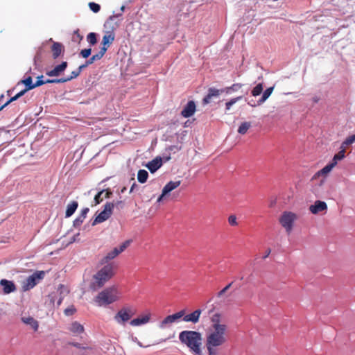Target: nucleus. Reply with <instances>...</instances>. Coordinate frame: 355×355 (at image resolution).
<instances>
[{
    "mask_svg": "<svg viewBox=\"0 0 355 355\" xmlns=\"http://www.w3.org/2000/svg\"><path fill=\"white\" fill-rule=\"evenodd\" d=\"M52 83H63L66 82L65 78L52 79Z\"/></svg>",
    "mask_w": 355,
    "mask_h": 355,
    "instance_id": "nucleus-49",
    "label": "nucleus"
},
{
    "mask_svg": "<svg viewBox=\"0 0 355 355\" xmlns=\"http://www.w3.org/2000/svg\"><path fill=\"white\" fill-rule=\"evenodd\" d=\"M123 204V202L121 200L117 201L115 203H114V207H122Z\"/></svg>",
    "mask_w": 355,
    "mask_h": 355,
    "instance_id": "nucleus-53",
    "label": "nucleus"
},
{
    "mask_svg": "<svg viewBox=\"0 0 355 355\" xmlns=\"http://www.w3.org/2000/svg\"><path fill=\"white\" fill-rule=\"evenodd\" d=\"M87 41L92 45H94L97 42L96 35L94 33H90L87 37Z\"/></svg>",
    "mask_w": 355,
    "mask_h": 355,
    "instance_id": "nucleus-36",
    "label": "nucleus"
},
{
    "mask_svg": "<svg viewBox=\"0 0 355 355\" xmlns=\"http://www.w3.org/2000/svg\"><path fill=\"white\" fill-rule=\"evenodd\" d=\"M201 312L202 311L200 309H197L192 312L191 313L187 315L184 314V315L183 316V320L187 322H191L196 324L199 321Z\"/></svg>",
    "mask_w": 355,
    "mask_h": 355,
    "instance_id": "nucleus-16",
    "label": "nucleus"
},
{
    "mask_svg": "<svg viewBox=\"0 0 355 355\" xmlns=\"http://www.w3.org/2000/svg\"><path fill=\"white\" fill-rule=\"evenodd\" d=\"M51 49L53 59L58 58L64 52V46L59 42H53Z\"/></svg>",
    "mask_w": 355,
    "mask_h": 355,
    "instance_id": "nucleus-20",
    "label": "nucleus"
},
{
    "mask_svg": "<svg viewBox=\"0 0 355 355\" xmlns=\"http://www.w3.org/2000/svg\"><path fill=\"white\" fill-rule=\"evenodd\" d=\"M241 97L240 96V97H238L236 98H233L231 101L227 102L226 103L227 110H229L230 108V107L237 101V100L241 99Z\"/></svg>",
    "mask_w": 355,
    "mask_h": 355,
    "instance_id": "nucleus-44",
    "label": "nucleus"
},
{
    "mask_svg": "<svg viewBox=\"0 0 355 355\" xmlns=\"http://www.w3.org/2000/svg\"><path fill=\"white\" fill-rule=\"evenodd\" d=\"M85 218L82 216L79 215L74 220H73V226L77 228L80 227V225L83 224V223L85 220Z\"/></svg>",
    "mask_w": 355,
    "mask_h": 355,
    "instance_id": "nucleus-38",
    "label": "nucleus"
},
{
    "mask_svg": "<svg viewBox=\"0 0 355 355\" xmlns=\"http://www.w3.org/2000/svg\"><path fill=\"white\" fill-rule=\"evenodd\" d=\"M228 223L231 226H237L238 222H237L236 216L234 214L230 215L228 217Z\"/></svg>",
    "mask_w": 355,
    "mask_h": 355,
    "instance_id": "nucleus-39",
    "label": "nucleus"
},
{
    "mask_svg": "<svg viewBox=\"0 0 355 355\" xmlns=\"http://www.w3.org/2000/svg\"><path fill=\"white\" fill-rule=\"evenodd\" d=\"M318 101H319V98H318V97H314V98H313V101L314 103H318Z\"/></svg>",
    "mask_w": 355,
    "mask_h": 355,
    "instance_id": "nucleus-59",
    "label": "nucleus"
},
{
    "mask_svg": "<svg viewBox=\"0 0 355 355\" xmlns=\"http://www.w3.org/2000/svg\"><path fill=\"white\" fill-rule=\"evenodd\" d=\"M18 98L17 97V96H14L12 97H11L6 103H5L3 105H2L1 106H3V108L6 107L7 105H8L10 103L17 100Z\"/></svg>",
    "mask_w": 355,
    "mask_h": 355,
    "instance_id": "nucleus-46",
    "label": "nucleus"
},
{
    "mask_svg": "<svg viewBox=\"0 0 355 355\" xmlns=\"http://www.w3.org/2000/svg\"><path fill=\"white\" fill-rule=\"evenodd\" d=\"M125 190H126V188L123 187V188L121 189V193H124L125 191Z\"/></svg>",
    "mask_w": 355,
    "mask_h": 355,
    "instance_id": "nucleus-60",
    "label": "nucleus"
},
{
    "mask_svg": "<svg viewBox=\"0 0 355 355\" xmlns=\"http://www.w3.org/2000/svg\"><path fill=\"white\" fill-rule=\"evenodd\" d=\"M135 315V311L130 307H123L120 309L114 315V320L121 324H124L132 315Z\"/></svg>",
    "mask_w": 355,
    "mask_h": 355,
    "instance_id": "nucleus-8",
    "label": "nucleus"
},
{
    "mask_svg": "<svg viewBox=\"0 0 355 355\" xmlns=\"http://www.w3.org/2000/svg\"><path fill=\"white\" fill-rule=\"evenodd\" d=\"M88 65L87 64V63H85V64H82L80 65L77 69L78 70H80V73L81 72L82 69L85 68L86 67H87Z\"/></svg>",
    "mask_w": 355,
    "mask_h": 355,
    "instance_id": "nucleus-54",
    "label": "nucleus"
},
{
    "mask_svg": "<svg viewBox=\"0 0 355 355\" xmlns=\"http://www.w3.org/2000/svg\"><path fill=\"white\" fill-rule=\"evenodd\" d=\"M263 91V85L261 83L257 85L252 90V96L254 98L259 96Z\"/></svg>",
    "mask_w": 355,
    "mask_h": 355,
    "instance_id": "nucleus-32",
    "label": "nucleus"
},
{
    "mask_svg": "<svg viewBox=\"0 0 355 355\" xmlns=\"http://www.w3.org/2000/svg\"><path fill=\"white\" fill-rule=\"evenodd\" d=\"M295 218L296 215L292 212H284L281 216L279 222L288 233L291 231Z\"/></svg>",
    "mask_w": 355,
    "mask_h": 355,
    "instance_id": "nucleus-9",
    "label": "nucleus"
},
{
    "mask_svg": "<svg viewBox=\"0 0 355 355\" xmlns=\"http://www.w3.org/2000/svg\"><path fill=\"white\" fill-rule=\"evenodd\" d=\"M42 78H43V76L37 77L38 80L35 83V88L44 84V80H42Z\"/></svg>",
    "mask_w": 355,
    "mask_h": 355,
    "instance_id": "nucleus-45",
    "label": "nucleus"
},
{
    "mask_svg": "<svg viewBox=\"0 0 355 355\" xmlns=\"http://www.w3.org/2000/svg\"><path fill=\"white\" fill-rule=\"evenodd\" d=\"M250 127V123H248L247 122H245V132L247 131V130H248Z\"/></svg>",
    "mask_w": 355,
    "mask_h": 355,
    "instance_id": "nucleus-56",
    "label": "nucleus"
},
{
    "mask_svg": "<svg viewBox=\"0 0 355 355\" xmlns=\"http://www.w3.org/2000/svg\"><path fill=\"white\" fill-rule=\"evenodd\" d=\"M335 166L334 163H329L323 168L320 170L315 175H327Z\"/></svg>",
    "mask_w": 355,
    "mask_h": 355,
    "instance_id": "nucleus-27",
    "label": "nucleus"
},
{
    "mask_svg": "<svg viewBox=\"0 0 355 355\" xmlns=\"http://www.w3.org/2000/svg\"><path fill=\"white\" fill-rule=\"evenodd\" d=\"M238 284L236 281H233L229 284H227L225 288H223L220 291H219L217 293V297L219 298H221L223 297V295L225 294V293L231 288H238Z\"/></svg>",
    "mask_w": 355,
    "mask_h": 355,
    "instance_id": "nucleus-26",
    "label": "nucleus"
},
{
    "mask_svg": "<svg viewBox=\"0 0 355 355\" xmlns=\"http://www.w3.org/2000/svg\"><path fill=\"white\" fill-rule=\"evenodd\" d=\"M3 95H1V96H0V100L3 99Z\"/></svg>",
    "mask_w": 355,
    "mask_h": 355,
    "instance_id": "nucleus-63",
    "label": "nucleus"
},
{
    "mask_svg": "<svg viewBox=\"0 0 355 355\" xmlns=\"http://www.w3.org/2000/svg\"><path fill=\"white\" fill-rule=\"evenodd\" d=\"M12 92L11 90H8V91L7 92L8 95H10V92Z\"/></svg>",
    "mask_w": 355,
    "mask_h": 355,
    "instance_id": "nucleus-61",
    "label": "nucleus"
},
{
    "mask_svg": "<svg viewBox=\"0 0 355 355\" xmlns=\"http://www.w3.org/2000/svg\"><path fill=\"white\" fill-rule=\"evenodd\" d=\"M355 141V135L348 137L341 144L340 148H345Z\"/></svg>",
    "mask_w": 355,
    "mask_h": 355,
    "instance_id": "nucleus-33",
    "label": "nucleus"
},
{
    "mask_svg": "<svg viewBox=\"0 0 355 355\" xmlns=\"http://www.w3.org/2000/svg\"><path fill=\"white\" fill-rule=\"evenodd\" d=\"M89 209L88 207H85L82 209L80 215L82 216L83 217H84L85 218H86L87 214L89 212Z\"/></svg>",
    "mask_w": 355,
    "mask_h": 355,
    "instance_id": "nucleus-47",
    "label": "nucleus"
},
{
    "mask_svg": "<svg viewBox=\"0 0 355 355\" xmlns=\"http://www.w3.org/2000/svg\"><path fill=\"white\" fill-rule=\"evenodd\" d=\"M238 131L241 134H244V123L240 125Z\"/></svg>",
    "mask_w": 355,
    "mask_h": 355,
    "instance_id": "nucleus-51",
    "label": "nucleus"
},
{
    "mask_svg": "<svg viewBox=\"0 0 355 355\" xmlns=\"http://www.w3.org/2000/svg\"><path fill=\"white\" fill-rule=\"evenodd\" d=\"M104 192L105 191H101L94 196V205L101 203L103 200V198H105L104 196L103 197L102 195L104 193Z\"/></svg>",
    "mask_w": 355,
    "mask_h": 355,
    "instance_id": "nucleus-35",
    "label": "nucleus"
},
{
    "mask_svg": "<svg viewBox=\"0 0 355 355\" xmlns=\"http://www.w3.org/2000/svg\"><path fill=\"white\" fill-rule=\"evenodd\" d=\"M104 191H105L104 198H110L111 197V196L112 195V192L110 191V189H105Z\"/></svg>",
    "mask_w": 355,
    "mask_h": 355,
    "instance_id": "nucleus-48",
    "label": "nucleus"
},
{
    "mask_svg": "<svg viewBox=\"0 0 355 355\" xmlns=\"http://www.w3.org/2000/svg\"><path fill=\"white\" fill-rule=\"evenodd\" d=\"M76 311V309H75V307L73 306H71L68 308H67L65 310H64V314L66 315H73Z\"/></svg>",
    "mask_w": 355,
    "mask_h": 355,
    "instance_id": "nucleus-41",
    "label": "nucleus"
},
{
    "mask_svg": "<svg viewBox=\"0 0 355 355\" xmlns=\"http://www.w3.org/2000/svg\"><path fill=\"white\" fill-rule=\"evenodd\" d=\"M67 62L64 61L60 64L55 66L52 70L46 71V74L48 76H58L67 69Z\"/></svg>",
    "mask_w": 355,
    "mask_h": 355,
    "instance_id": "nucleus-14",
    "label": "nucleus"
},
{
    "mask_svg": "<svg viewBox=\"0 0 355 355\" xmlns=\"http://www.w3.org/2000/svg\"><path fill=\"white\" fill-rule=\"evenodd\" d=\"M212 324L210 329H215L216 325H225V324L220 323V315L219 313L214 314L211 318Z\"/></svg>",
    "mask_w": 355,
    "mask_h": 355,
    "instance_id": "nucleus-29",
    "label": "nucleus"
},
{
    "mask_svg": "<svg viewBox=\"0 0 355 355\" xmlns=\"http://www.w3.org/2000/svg\"><path fill=\"white\" fill-rule=\"evenodd\" d=\"M208 351V355H217L218 349L210 347H206Z\"/></svg>",
    "mask_w": 355,
    "mask_h": 355,
    "instance_id": "nucleus-43",
    "label": "nucleus"
},
{
    "mask_svg": "<svg viewBox=\"0 0 355 355\" xmlns=\"http://www.w3.org/2000/svg\"><path fill=\"white\" fill-rule=\"evenodd\" d=\"M148 173L146 170L140 169L137 173V180L140 183H145L148 179Z\"/></svg>",
    "mask_w": 355,
    "mask_h": 355,
    "instance_id": "nucleus-28",
    "label": "nucleus"
},
{
    "mask_svg": "<svg viewBox=\"0 0 355 355\" xmlns=\"http://www.w3.org/2000/svg\"><path fill=\"white\" fill-rule=\"evenodd\" d=\"M3 109V106H1L0 107V111L2 110Z\"/></svg>",
    "mask_w": 355,
    "mask_h": 355,
    "instance_id": "nucleus-62",
    "label": "nucleus"
},
{
    "mask_svg": "<svg viewBox=\"0 0 355 355\" xmlns=\"http://www.w3.org/2000/svg\"><path fill=\"white\" fill-rule=\"evenodd\" d=\"M0 285L3 287L4 294H9L16 291V286L13 282L6 279H1Z\"/></svg>",
    "mask_w": 355,
    "mask_h": 355,
    "instance_id": "nucleus-13",
    "label": "nucleus"
},
{
    "mask_svg": "<svg viewBox=\"0 0 355 355\" xmlns=\"http://www.w3.org/2000/svg\"><path fill=\"white\" fill-rule=\"evenodd\" d=\"M137 186L136 183H133V184L132 185L130 189V193H132L135 189V187Z\"/></svg>",
    "mask_w": 355,
    "mask_h": 355,
    "instance_id": "nucleus-55",
    "label": "nucleus"
},
{
    "mask_svg": "<svg viewBox=\"0 0 355 355\" xmlns=\"http://www.w3.org/2000/svg\"><path fill=\"white\" fill-rule=\"evenodd\" d=\"M196 110V106L193 101H190L184 106L181 112V115L184 118H189L193 115Z\"/></svg>",
    "mask_w": 355,
    "mask_h": 355,
    "instance_id": "nucleus-12",
    "label": "nucleus"
},
{
    "mask_svg": "<svg viewBox=\"0 0 355 355\" xmlns=\"http://www.w3.org/2000/svg\"><path fill=\"white\" fill-rule=\"evenodd\" d=\"M185 314V310H181L174 314L166 316L159 324V327L164 329L171 327L175 322H178Z\"/></svg>",
    "mask_w": 355,
    "mask_h": 355,
    "instance_id": "nucleus-7",
    "label": "nucleus"
},
{
    "mask_svg": "<svg viewBox=\"0 0 355 355\" xmlns=\"http://www.w3.org/2000/svg\"><path fill=\"white\" fill-rule=\"evenodd\" d=\"M227 325H216L209 329L206 335V347L218 349L227 342Z\"/></svg>",
    "mask_w": 355,
    "mask_h": 355,
    "instance_id": "nucleus-2",
    "label": "nucleus"
},
{
    "mask_svg": "<svg viewBox=\"0 0 355 355\" xmlns=\"http://www.w3.org/2000/svg\"><path fill=\"white\" fill-rule=\"evenodd\" d=\"M114 270L115 266L113 263L105 265L94 275L91 288L96 290L103 287L114 275Z\"/></svg>",
    "mask_w": 355,
    "mask_h": 355,
    "instance_id": "nucleus-3",
    "label": "nucleus"
},
{
    "mask_svg": "<svg viewBox=\"0 0 355 355\" xmlns=\"http://www.w3.org/2000/svg\"><path fill=\"white\" fill-rule=\"evenodd\" d=\"M162 165V160L160 157H157L150 162H149L146 167L151 173H155L157 169H159Z\"/></svg>",
    "mask_w": 355,
    "mask_h": 355,
    "instance_id": "nucleus-19",
    "label": "nucleus"
},
{
    "mask_svg": "<svg viewBox=\"0 0 355 355\" xmlns=\"http://www.w3.org/2000/svg\"><path fill=\"white\" fill-rule=\"evenodd\" d=\"M119 252L118 251V248H114L112 251H110V252H108L106 256H105L102 259H101V263H105L107 262H108L110 260H112L113 259H114L115 257H116L119 254Z\"/></svg>",
    "mask_w": 355,
    "mask_h": 355,
    "instance_id": "nucleus-25",
    "label": "nucleus"
},
{
    "mask_svg": "<svg viewBox=\"0 0 355 355\" xmlns=\"http://www.w3.org/2000/svg\"><path fill=\"white\" fill-rule=\"evenodd\" d=\"M270 249H268V250H267V252H266V255L264 256V257H263V258L267 257L269 255V254H270Z\"/></svg>",
    "mask_w": 355,
    "mask_h": 355,
    "instance_id": "nucleus-58",
    "label": "nucleus"
},
{
    "mask_svg": "<svg viewBox=\"0 0 355 355\" xmlns=\"http://www.w3.org/2000/svg\"><path fill=\"white\" fill-rule=\"evenodd\" d=\"M107 51V47H101V50L96 54L93 55L94 58L96 60H101Z\"/></svg>",
    "mask_w": 355,
    "mask_h": 355,
    "instance_id": "nucleus-34",
    "label": "nucleus"
},
{
    "mask_svg": "<svg viewBox=\"0 0 355 355\" xmlns=\"http://www.w3.org/2000/svg\"><path fill=\"white\" fill-rule=\"evenodd\" d=\"M181 184L180 180L178 181H170L168 182L163 188L162 194L160 196L157 198V202H160L162 199L171 191L174 190L175 189L178 188Z\"/></svg>",
    "mask_w": 355,
    "mask_h": 355,
    "instance_id": "nucleus-11",
    "label": "nucleus"
},
{
    "mask_svg": "<svg viewBox=\"0 0 355 355\" xmlns=\"http://www.w3.org/2000/svg\"><path fill=\"white\" fill-rule=\"evenodd\" d=\"M91 51V49H85L81 50L80 55L83 56V58H87L90 55Z\"/></svg>",
    "mask_w": 355,
    "mask_h": 355,
    "instance_id": "nucleus-42",
    "label": "nucleus"
},
{
    "mask_svg": "<svg viewBox=\"0 0 355 355\" xmlns=\"http://www.w3.org/2000/svg\"><path fill=\"white\" fill-rule=\"evenodd\" d=\"M131 242V240H127L121 243L119 247H117L119 253L121 254L122 252H123L130 245Z\"/></svg>",
    "mask_w": 355,
    "mask_h": 355,
    "instance_id": "nucleus-37",
    "label": "nucleus"
},
{
    "mask_svg": "<svg viewBox=\"0 0 355 355\" xmlns=\"http://www.w3.org/2000/svg\"><path fill=\"white\" fill-rule=\"evenodd\" d=\"M345 149L340 148V150L334 156L331 162L334 163L335 166H336L338 163V161H340L345 157Z\"/></svg>",
    "mask_w": 355,
    "mask_h": 355,
    "instance_id": "nucleus-30",
    "label": "nucleus"
},
{
    "mask_svg": "<svg viewBox=\"0 0 355 355\" xmlns=\"http://www.w3.org/2000/svg\"><path fill=\"white\" fill-rule=\"evenodd\" d=\"M69 331L74 335H78L84 331V327L78 322L75 321L71 324Z\"/></svg>",
    "mask_w": 355,
    "mask_h": 355,
    "instance_id": "nucleus-23",
    "label": "nucleus"
},
{
    "mask_svg": "<svg viewBox=\"0 0 355 355\" xmlns=\"http://www.w3.org/2000/svg\"><path fill=\"white\" fill-rule=\"evenodd\" d=\"M220 92H223V90H219L216 88H209L208 90V94L203 98V103L208 104L210 103L211 99L213 97L218 96Z\"/></svg>",
    "mask_w": 355,
    "mask_h": 355,
    "instance_id": "nucleus-21",
    "label": "nucleus"
},
{
    "mask_svg": "<svg viewBox=\"0 0 355 355\" xmlns=\"http://www.w3.org/2000/svg\"><path fill=\"white\" fill-rule=\"evenodd\" d=\"M327 205L325 202L316 200L315 203L310 206L309 210L313 214H317L320 211H326Z\"/></svg>",
    "mask_w": 355,
    "mask_h": 355,
    "instance_id": "nucleus-15",
    "label": "nucleus"
},
{
    "mask_svg": "<svg viewBox=\"0 0 355 355\" xmlns=\"http://www.w3.org/2000/svg\"><path fill=\"white\" fill-rule=\"evenodd\" d=\"M51 81H52V79H47V80H44V84H46V83H52Z\"/></svg>",
    "mask_w": 355,
    "mask_h": 355,
    "instance_id": "nucleus-57",
    "label": "nucleus"
},
{
    "mask_svg": "<svg viewBox=\"0 0 355 355\" xmlns=\"http://www.w3.org/2000/svg\"><path fill=\"white\" fill-rule=\"evenodd\" d=\"M114 207V205L113 202H106L103 210L96 216L92 225L94 226L107 220L111 216Z\"/></svg>",
    "mask_w": 355,
    "mask_h": 355,
    "instance_id": "nucleus-6",
    "label": "nucleus"
},
{
    "mask_svg": "<svg viewBox=\"0 0 355 355\" xmlns=\"http://www.w3.org/2000/svg\"><path fill=\"white\" fill-rule=\"evenodd\" d=\"M273 89H274V87H270L267 88L263 92L262 96L258 100L251 99V100L248 101V105H251L252 107H256V106L261 105L271 95Z\"/></svg>",
    "mask_w": 355,
    "mask_h": 355,
    "instance_id": "nucleus-10",
    "label": "nucleus"
},
{
    "mask_svg": "<svg viewBox=\"0 0 355 355\" xmlns=\"http://www.w3.org/2000/svg\"><path fill=\"white\" fill-rule=\"evenodd\" d=\"M62 299H60L58 302V304H60L61 303Z\"/></svg>",
    "mask_w": 355,
    "mask_h": 355,
    "instance_id": "nucleus-64",
    "label": "nucleus"
},
{
    "mask_svg": "<svg viewBox=\"0 0 355 355\" xmlns=\"http://www.w3.org/2000/svg\"><path fill=\"white\" fill-rule=\"evenodd\" d=\"M120 298V293L115 286L106 288L95 297L94 302L98 306H105L115 302Z\"/></svg>",
    "mask_w": 355,
    "mask_h": 355,
    "instance_id": "nucleus-4",
    "label": "nucleus"
},
{
    "mask_svg": "<svg viewBox=\"0 0 355 355\" xmlns=\"http://www.w3.org/2000/svg\"><path fill=\"white\" fill-rule=\"evenodd\" d=\"M45 272L44 271H36L28 277L21 282L23 291H28L34 288L42 279H44Z\"/></svg>",
    "mask_w": 355,
    "mask_h": 355,
    "instance_id": "nucleus-5",
    "label": "nucleus"
},
{
    "mask_svg": "<svg viewBox=\"0 0 355 355\" xmlns=\"http://www.w3.org/2000/svg\"><path fill=\"white\" fill-rule=\"evenodd\" d=\"M115 35L113 30L106 31L102 40L103 47H107V49L112 44Z\"/></svg>",
    "mask_w": 355,
    "mask_h": 355,
    "instance_id": "nucleus-18",
    "label": "nucleus"
},
{
    "mask_svg": "<svg viewBox=\"0 0 355 355\" xmlns=\"http://www.w3.org/2000/svg\"><path fill=\"white\" fill-rule=\"evenodd\" d=\"M179 340L193 355H202V334L196 331L184 330L180 333Z\"/></svg>",
    "mask_w": 355,
    "mask_h": 355,
    "instance_id": "nucleus-1",
    "label": "nucleus"
},
{
    "mask_svg": "<svg viewBox=\"0 0 355 355\" xmlns=\"http://www.w3.org/2000/svg\"><path fill=\"white\" fill-rule=\"evenodd\" d=\"M150 313H148L145 314L144 315L138 317L137 318H135L132 320L130 322V325L136 327V326H140L144 324L148 323L150 321Z\"/></svg>",
    "mask_w": 355,
    "mask_h": 355,
    "instance_id": "nucleus-17",
    "label": "nucleus"
},
{
    "mask_svg": "<svg viewBox=\"0 0 355 355\" xmlns=\"http://www.w3.org/2000/svg\"><path fill=\"white\" fill-rule=\"evenodd\" d=\"M95 61H96V60H95L94 58V56L92 55L87 62V64L89 65V64H92V63H94Z\"/></svg>",
    "mask_w": 355,
    "mask_h": 355,
    "instance_id": "nucleus-52",
    "label": "nucleus"
},
{
    "mask_svg": "<svg viewBox=\"0 0 355 355\" xmlns=\"http://www.w3.org/2000/svg\"><path fill=\"white\" fill-rule=\"evenodd\" d=\"M80 70L76 69L75 71H73L70 76L65 78L66 82L77 78L80 75Z\"/></svg>",
    "mask_w": 355,
    "mask_h": 355,
    "instance_id": "nucleus-40",
    "label": "nucleus"
},
{
    "mask_svg": "<svg viewBox=\"0 0 355 355\" xmlns=\"http://www.w3.org/2000/svg\"><path fill=\"white\" fill-rule=\"evenodd\" d=\"M28 92L27 89H24L21 91H20L19 92H18L16 96L18 98H19L20 97H21L22 96H24L25 94V93Z\"/></svg>",
    "mask_w": 355,
    "mask_h": 355,
    "instance_id": "nucleus-50",
    "label": "nucleus"
},
{
    "mask_svg": "<svg viewBox=\"0 0 355 355\" xmlns=\"http://www.w3.org/2000/svg\"><path fill=\"white\" fill-rule=\"evenodd\" d=\"M21 83H23L24 85H25V86H26L25 89H27V91L35 88V83L33 84L32 78L31 76H28L26 78H25L24 80H21Z\"/></svg>",
    "mask_w": 355,
    "mask_h": 355,
    "instance_id": "nucleus-31",
    "label": "nucleus"
},
{
    "mask_svg": "<svg viewBox=\"0 0 355 355\" xmlns=\"http://www.w3.org/2000/svg\"><path fill=\"white\" fill-rule=\"evenodd\" d=\"M21 320L24 324L31 326V327L35 331H37L38 330V328H39L38 322L35 319H34L33 317L24 316V317H21Z\"/></svg>",
    "mask_w": 355,
    "mask_h": 355,
    "instance_id": "nucleus-22",
    "label": "nucleus"
},
{
    "mask_svg": "<svg viewBox=\"0 0 355 355\" xmlns=\"http://www.w3.org/2000/svg\"><path fill=\"white\" fill-rule=\"evenodd\" d=\"M78 207V203L77 201H72L69 203L67 206V209L65 211V217L69 218L71 216Z\"/></svg>",
    "mask_w": 355,
    "mask_h": 355,
    "instance_id": "nucleus-24",
    "label": "nucleus"
}]
</instances>
